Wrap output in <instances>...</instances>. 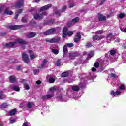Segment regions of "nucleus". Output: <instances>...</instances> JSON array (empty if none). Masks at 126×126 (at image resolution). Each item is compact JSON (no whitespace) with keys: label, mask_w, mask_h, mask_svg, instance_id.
Listing matches in <instances>:
<instances>
[{"label":"nucleus","mask_w":126,"mask_h":126,"mask_svg":"<svg viewBox=\"0 0 126 126\" xmlns=\"http://www.w3.org/2000/svg\"><path fill=\"white\" fill-rule=\"evenodd\" d=\"M125 88H126L125 85L122 84L120 86L118 91H116L115 92H114V91H112L110 92L111 95H112V96H114V97H116V96H120V95H121V93H122V92H120V90H124Z\"/></svg>","instance_id":"obj_1"},{"label":"nucleus","mask_w":126,"mask_h":126,"mask_svg":"<svg viewBox=\"0 0 126 126\" xmlns=\"http://www.w3.org/2000/svg\"><path fill=\"white\" fill-rule=\"evenodd\" d=\"M46 14H47L46 12H40L39 13H35L33 15L34 18V19H40V18H43V17L46 15Z\"/></svg>","instance_id":"obj_2"},{"label":"nucleus","mask_w":126,"mask_h":126,"mask_svg":"<svg viewBox=\"0 0 126 126\" xmlns=\"http://www.w3.org/2000/svg\"><path fill=\"white\" fill-rule=\"evenodd\" d=\"M67 35L70 36H72V35H73V32L71 31H70L67 32V28H64L63 30V38H65Z\"/></svg>","instance_id":"obj_3"},{"label":"nucleus","mask_w":126,"mask_h":126,"mask_svg":"<svg viewBox=\"0 0 126 126\" xmlns=\"http://www.w3.org/2000/svg\"><path fill=\"white\" fill-rule=\"evenodd\" d=\"M60 40H61V38L59 37L52 38L51 39H46V42H48V43H58L60 41Z\"/></svg>","instance_id":"obj_4"},{"label":"nucleus","mask_w":126,"mask_h":126,"mask_svg":"<svg viewBox=\"0 0 126 126\" xmlns=\"http://www.w3.org/2000/svg\"><path fill=\"white\" fill-rule=\"evenodd\" d=\"M22 58L26 63H29V57H28V55L26 53H23Z\"/></svg>","instance_id":"obj_5"},{"label":"nucleus","mask_w":126,"mask_h":126,"mask_svg":"<svg viewBox=\"0 0 126 126\" xmlns=\"http://www.w3.org/2000/svg\"><path fill=\"white\" fill-rule=\"evenodd\" d=\"M28 53L29 54L31 60H34V59H36V58H37V54H34L33 52V50H29L28 51Z\"/></svg>","instance_id":"obj_6"},{"label":"nucleus","mask_w":126,"mask_h":126,"mask_svg":"<svg viewBox=\"0 0 126 126\" xmlns=\"http://www.w3.org/2000/svg\"><path fill=\"white\" fill-rule=\"evenodd\" d=\"M56 31L55 29H50L44 32V35H51V34H54Z\"/></svg>","instance_id":"obj_7"},{"label":"nucleus","mask_w":126,"mask_h":126,"mask_svg":"<svg viewBox=\"0 0 126 126\" xmlns=\"http://www.w3.org/2000/svg\"><path fill=\"white\" fill-rule=\"evenodd\" d=\"M24 3V2L23 0H20L15 4V7H16V8H20V7L23 6Z\"/></svg>","instance_id":"obj_8"},{"label":"nucleus","mask_w":126,"mask_h":126,"mask_svg":"<svg viewBox=\"0 0 126 126\" xmlns=\"http://www.w3.org/2000/svg\"><path fill=\"white\" fill-rule=\"evenodd\" d=\"M80 38H81V35H80V32L77 33L76 36H75V39L74 41L75 43H78L80 41Z\"/></svg>","instance_id":"obj_9"},{"label":"nucleus","mask_w":126,"mask_h":126,"mask_svg":"<svg viewBox=\"0 0 126 126\" xmlns=\"http://www.w3.org/2000/svg\"><path fill=\"white\" fill-rule=\"evenodd\" d=\"M53 97H54L53 94L48 93L46 95L42 96V99H43V100H47V99H51V98H53Z\"/></svg>","instance_id":"obj_10"},{"label":"nucleus","mask_w":126,"mask_h":126,"mask_svg":"<svg viewBox=\"0 0 126 126\" xmlns=\"http://www.w3.org/2000/svg\"><path fill=\"white\" fill-rule=\"evenodd\" d=\"M77 56H78V53L76 52H72L69 54V57L71 60L74 59V58L77 57Z\"/></svg>","instance_id":"obj_11"},{"label":"nucleus","mask_w":126,"mask_h":126,"mask_svg":"<svg viewBox=\"0 0 126 126\" xmlns=\"http://www.w3.org/2000/svg\"><path fill=\"white\" fill-rule=\"evenodd\" d=\"M51 7H52V5L51 4H49L40 8V10L41 11H43V10H48V9H49V8H51Z\"/></svg>","instance_id":"obj_12"},{"label":"nucleus","mask_w":126,"mask_h":126,"mask_svg":"<svg viewBox=\"0 0 126 126\" xmlns=\"http://www.w3.org/2000/svg\"><path fill=\"white\" fill-rule=\"evenodd\" d=\"M16 43H18L19 44H20L21 45H24L25 44H27V42L26 41L23 40L22 39L18 38L16 39Z\"/></svg>","instance_id":"obj_13"},{"label":"nucleus","mask_w":126,"mask_h":126,"mask_svg":"<svg viewBox=\"0 0 126 126\" xmlns=\"http://www.w3.org/2000/svg\"><path fill=\"white\" fill-rule=\"evenodd\" d=\"M22 27V25H13L10 26V29L12 30H16L17 29H20Z\"/></svg>","instance_id":"obj_14"},{"label":"nucleus","mask_w":126,"mask_h":126,"mask_svg":"<svg viewBox=\"0 0 126 126\" xmlns=\"http://www.w3.org/2000/svg\"><path fill=\"white\" fill-rule=\"evenodd\" d=\"M98 20L99 21H104V20H106L107 18L105 16H103L101 14H98Z\"/></svg>","instance_id":"obj_15"},{"label":"nucleus","mask_w":126,"mask_h":126,"mask_svg":"<svg viewBox=\"0 0 126 126\" xmlns=\"http://www.w3.org/2000/svg\"><path fill=\"white\" fill-rule=\"evenodd\" d=\"M4 14H7L8 15H11L13 14V12L12 11H9L8 9L6 8L3 12Z\"/></svg>","instance_id":"obj_16"},{"label":"nucleus","mask_w":126,"mask_h":126,"mask_svg":"<svg viewBox=\"0 0 126 126\" xmlns=\"http://www.w3.org/2000/svg\"><path fill=\"white\" fill-rule=\"evenodd\" d=\"M36 33L35 32H30L27 35L28 38H34L36 36Z\"/></svg>","instance_id":"obj_17"},{"label":"nucleus","mask_w":126,"mask_h":126,"mask_svg":"<svg viewBox=\"0 0 126 126\" xmlns=\"http://www.w3.org/2000/svg\"><path fill=\"white\" fill-rule=\"evenodd\" d=\"M15 44H16V42L14 41V42H12L10 43H7L5 44V45L6 46V47H8L9 48H11L13 47V46H14Z\"/></svg>","instance_id":"obj_18"},{"label":"nucleus","mask_w":126,"mask_h":126,"mask_svg":"<svg viewBox=\"0 0 126 126\" xmlns=\"http://www.w3.org/2000/svg\"><path fill=\"white\" fill-rule=\"evenodd\" d=\"M10 88L13 89V90H15V91H19V90H20L19 87L17 86L10 85Z\"/></svg>","instance_id":"obj_19"},{"label":"nucleus","mask_w":126,"mask_h":126,"mask_svg":"<svg viewBox=\"0 0 126 126\" xmlns=\"http://www.w3.org/2000/svg\"><path fill=\"white\" fill-rule=\"evenodd\" d=\"M46 64H47V60L44 59V60L42 61V63L41 65L39 66V68H44V67H45V65H46Z\"/></svg>","instance_id":"obj_20"},{"label":"nucleus","mask_w":126,"mask_h":126,"mask_svg":"<svg viewBox=\"0 0 126 126\" xmlns=\"http://www.w3.org/2000/svg\"><path fill=\"white\" fill-rule=\"evenodd\" d=\"M93 40H101V39H103V36H99V35H95L94 37H93Z\"/></svg>","instance_id":"obj_21"},{"label":"nucleus","mask_w":126,"mask_h":126,"mask_svg":"<svg viewBox=\"0 0 126 126\" xmlns=\"http://www.w3.org/2000/svg\"><path fill=\"white\" fill-rule=\"evenodd\" d=\"M84 55H88V57L91 58L92 57H93L94 55V51H91L89 53H87V52H85Z\"/></svg>","instance_id":"obj_22"},{"label":"nucleus","mask_w":126,"mask_h":126,"mask_svg":"<svg viewBox=\"0 0 126 126\" xmlns=\"http://www.w3.org/2000/svg\"><path fill=\"white\" fill-rule=\"evenodd\" d=\"M6 96L5 95L3 94V91H0V100H2V99H4Z\"/></svg>","instance_id":"obj_23"},{"label":"nucleus","mask_w":126,"mask_h":126,"mask_svg":"<svg viewBox=\"0 0 126 126\" xmlns=\"http://www.w3.org/2000/svg\"><path fill=\"white\" fill-rule=\"evenodd\" d=\"M16 113V109H14L9 112V116H13Z\"/></svg>","instance_id":"obj_24"},{"label":"nucleus","mask_w":126,"mask_h":126,"mask_svg":"<svg viewBox=\"0 0 126 126\" xmlns=\"http://www.w3.org/2000/svg\"><path fill=\"white\" fill-rule=\"evenodd\" d=\"M21 12H22V9H21L18 10L16 12L15 16V19H17L18 16L19 15V14L21 13Z\"/></svg>","instance_id":"obj_25"},{"label":"nucleus","mask_w":126,"mask_h":126,"mask_svg":"<svg viewBox=\"0 0 126 126\" xmlns=\"http://www.w3.org/2000/svg\"><path fill=\"white\" fill-rule=\"evenodd\" d=\"M9 80L12 83H13V82H15V77L14 76H10L9 77Z\"/></svg>","instance_id":"obj_26"},{"label":"nucleus","mask_w":126,"mask_h":126,"mask_svg":"<svg viewBox=\"0 0 126 126\" xmlns=\"http://www.w3.org/2000/svg\"><path fill=\"white\" fill-rule=\"evenodd\" d=\"M126 14L124 13H121L119 14H118V16L119 18H120V19H123V18H124L125 16H126Z\"/></svg>","instance_id":"obj_27"},{"label":"nucleus","mask_w":126,"mask_h":126,"mask_svg":"<svg viewBox=\"0 0 126 126\" xmlns=\"http://www.w3.org/2000/svg\"><path fill=\"white\" fill-rule=\"evenodd\" d=\"M72 90H73V91H78L79 90V87L78 86H73L72 87Z\"/></svg>","instance_id":"obj_28"},{"label":"nucleus","mask_w":126,"mask_h":126,"mask_svg":"<svg viewBox=\"0 0 126 126\" xmlns=\"http://www.w3.org/2000/svg\"><path fill=\"white\" fill-rule=\"evenodd\" d=\"M68 76V72H63L61 74V77H66Z\"/></svg>","instance_id":"obj_29"},{"label":"nucleus","mask_w":126,"mask_h":126,"mask_svg":"<svg viewBox=\"0 0 126 126\" xmlns=\"http://www.w3.org/2000/svg\"><path fill=\"white\" fill-rule=\"evenodd\" d=\"M61 64L62 62H61V60H58L56 61L55 65H56L57 66H60V65H61Z\"/></svg>","instance_id":"obj_30"},{"label":"nucleus","mask_w":126,"mask_h":126,"mask_svg":"<svg viewBox=\"0 0 126 126\" xmlns=\"http://www.w3.org/2000/svg\"><path fill=\"white\" fill-rule=\"evenodd\" d=\"M54 91H55V88H51L49 89V91H48V93L49 94H53V93H54Z\"/></svg>","instance_id":"obj_31"},{"label":"nucleus","mask_w":126,"mask_h":126,"mask_svg":"<svg viewBox=\"0 0 126 126\" xmlns=\"http://www.w3.org/2000/svg\"><path fill=\"white\" fill-rule=\"evenodd\" d=\"M1 108H4V109L6 108H8L9 107V105L7 104V103H3L1 105Z\"/></svg>","instance_id":"obj_32"},{"label":"nucleus","mask_w":126,"mask_h":126,"mask_svg":"<svg viewBox=\"0 0 126 126\" xmlns=\"http://www.w3.org/2000/svg\"><path fill=\"white\" fill-rule=\"evenodd\" d=\"M63 52L64 54H66V53H67V47L65 45L63 47Z\"/></svg>","instance_id":"obj_33"},{"label":"nucleus","mask_w":126,"mask_h":126,"mask_svg":"<svg viewBox=\"0 0 126 126\" xmlns=\"http://www.w3.org/2000/svg\"><path fill=\"white\" fill-rule=\"evenodd\" d=\"M24 87L25 88V89H26V90H29L30 89V87H29V85H28V84L25 83L24 84Z\"/></svg>","instance_id":"obj_34"},{"label":"nucleus","mask_w":126,"mask_h":126,"mask_svg":"<svg viewBox=\"0 0 126 126\" xmlns=\"http://www.w3.org/2000/svg\"><path fill=\"white\" fill-rule=\"evenodd\" d=\"M33 106V104H32V103L31 102H29L27 105V108H28L29 109H31V108H32V106Z\"/></svg>","instance_id":"obj_35"},{"label":"nucleus","mask_w":126,"mask_h":126,"mask_svg":"<svg viewBox=\"0 0 126 126\" xmlns=\"http://www.w3.org/2000/svg\"><path fill=\"white\" fill-rule=\"evenodd\" d=\"M49 81L50 83H54L55 82V78L50 77L49 78Z\"/></svg>","instance_id":"obj_36"},{"label":"nucleus","mask_w":126,"mask_h":126,"mask_svg":"<svg viewBox=\"0 0 126 126\" xmlns=\"http://www.w3.org/2000/svg\"><path fill=\"white\" fill-rule=\"evenodd\" d=\"M101 34H103V31H98L95 32V35H101Z\"/></svg>","instance_id":"obj_37"},{"label":"nucleus","mask_w":126,"mask_h":126,"mask_svg":"<svg viewBox=\"0 0 126 126\" xmlns=\"http://www.w3.org/2000/svg\"><path fill=\"white\" fill-rule=\"evenodd\" d=\"M78 21H79V18L78 17H76L72 20V22L75 23V22H78Z\"/></svg>","instance_id":"obj_38"},{"label":"nucleus","mask_w":126,"mask_h":126,"mask_svg":"<svg viewBox=\"0 0 126 126\" xmlns=\"http://www.w3.org/2000/svg\"><path fill=\"white\" fill-rule=\"evenodd\" d=\"M4 5H2L0 6V13L3 11V9H4Z\"/></svg>","instance_id":"obj_39"},{"label":"nucleus","mask_w":126,"mask_h":126,"mask_svg":"<svg viewBox=\"0 0 126 126\" xmlns=\"http://www.w3.org/2000/svg\"><path fill=\"white\" fill-rule=\"evenodd\" d=\"M52 52L55 55H58L59 54V50L58 49H53Z\"/></svg>","instance_id":"obj_40"},{"label":"nucleus","mask_w":126,"mask_h":126,"mask_svg":"<svg viewBox=\"0 0 126 126\" xmlns=\"http://www.w3.org/2000/svg\"><path fill=\"white\" fill-rule=\"evenodd\" d=\"M110 55H111V56H114V55H115V54H116V50H110Z\"/></svg>","instance_id":"obj_41"},{"label":"nucleus","mask_w":126,"mask_h":126,"mask_svg":"<svg viewBox=\"0 0 126 126\" xmlns=\"http://www.w3.org/2000/svg\"><path fill=\"white\" fill-rule=\"evenodd\" d=\"M65 45L66 47H69V48H72V47H73V44L72 43H67Z\"/></svg>","instance_id":"obj_42"},{"label":"nucleus","mask_w":126,"mask_h":126,"mask_svg":"<svg viewBox=\"0 0 126 126\" xmlns=\"http://www.w3.org/2000/svg\"><path fill=\"white\" fill-rule=\"evenodd\" d=\"M23 126H31V125H30V123H28V122H26L23 124Z\"/></svg>","instance_id":"obj_43"},{"label":"nucleus","mask_w":126,"mask_h":126,"mask_svg":"<svg viewBox=\"0 0 126 126\" xmlns=\"http://www.w3.org/2000/svg\"><path fill=\"white\" fill-rule=\"evenodd\" d=\"M39 69H34L33 70V73L34 74H35V75H37V74H38V73L39 72Z\"/></svg>","instance_id":"obj_44"},{"label":"nucleus","mask_w":126,"mask_h":126,"mask_svg":"<svg viewBox=\"0 0 126 126\" xmlns=\"http://www.w3.org/2000/svg\"><path fill=\"white\" fill-rule=\"evenodd\" d=\"M110 76L112 78H116L117 75L115 74L111 73Z\"/></svg>","instance_id":"obj_45"},{"label":"nucleus","mask_w":126,"mask_h":126,"mask_svg":"<svg viewBox=\"0 0 126 126\" xmlns=\"http://www.w3.org/2000/svg\"><path fill=\"white\" fill-rule=\"evenodd\" d=\"M94 66L97 68V67H99V65H100V64H99V63L96 62L94 64Z\"/></svg>","instance_id":"obj_46"},{"label":"nucleus","mask_w":126,"mask_h":126,"mask_svg":"<svg viewBox=\"0 0 126 126\" xmlns=\"http://www.w3.org/2000/svg\"><path fill=\"white\" fill-rule=\"evenodd\" d=\"M92 46V45L91 44V43H90V42H88L87 44V45H86L87 48H89V47H91Z\"/></svg>","instance_id":"obj_47"},{"label":"nucleus","mask_w":126,"mask_h":126,"mask_svg":"<svg viewBox=\"0 0 126 126\" xmlns=\"http://www.w3.org/2000/svg\"><path fill=\"white\" fill-rule=\"evenodd\" d=\"M126 41H125V43H123L122 45V49H126Z\"/></svg>","instance_id":"obj_48"},{"label":"nucleus","mask_w":126,"mask_h":126,"mask_svg":"<svg viewBox=\"0 0 126 126\" xmlns=\"http://www.w3.org/2000/svg\"><path fill=\"white\" fill-rule=\"evenodd\" d=\"M66 7H63L62 8V12H64V11H65V9H66Z\"/></svg>","instance_id":"obj_49"},{"label":"nucleus","mask_w":126,"mask_h":126,"mask_svg":"<svg viewBox=\"0 0 126 126\" xmlns=\"http://www.w3.org/2000/svg\"><path fill=\"white\" fill-rule=\"evenodd\" d=\"M9 123L10 124H13V123H15V119L10 120Z\"/></svg>","instance_id":"obj_50"},{"label":"nucleus","mask_w":126,"mask_h":126,"mask_svg":"<svg viewBox=\"0 0 126 126\" xmlns=\"http://www.w3.org/2000/svg\"><path fill=\"white\" fill-rule=\"evenodd\" d=\"M79 87H81V88H84V85H83L82 84H80L79 85Z\"/></svg>","instance_id":"obj_51"},{"label":"nucleus","mask_w":126,"mask_h":126,"mask_svg":"<svg viewBox=\"0 0 126 126\" xmlns=\"http://www.w3.org/2000/svg\"><path fill=\"white\" fill-rule=\"evenodd\" d=\"M120 41L121 39H120V38H118L116 40H115V42H116L117 43H120Z\"/></svg>","instance_id":"obj_52"},{"label":"nucleus","mask_w":126,"mask_h":126,"mask_svg":"<svg viewBox=\"0 0 126 126\" xmlns=\"http://www.w3.org/2000/svg\"><path fill=\"white\" fill-rule=\"evenodd\" d=\"M60 12H61L60 11L58 10L56 12V14H57V15H60Z\"/></svg>","instance_id":"obj_53"},{"label":"nucleus","mask_w":126,"mask_h":126,"mask_svg":"<svg viewBox=\"0 0 126 126\" xmlns=\"http://www.w3.org/2000/svg\"><path fill=\"white\" fill-rule=\"evenodd\" d=\"M110 37H112V34H111V33L108 35L107 40H109Z\"/></svg>","instance_id":"obj_54"},{"label":"nucleus","mask_w":126,"mask_h":126,"mask_svg":"<svg viewBox=\"0 0 126 126\" xmlns=\"http://www.w3.org/2000/svg\"><path fill=\"white\" fill-rule=\"evenodd\" d=\"M92 71H93V72H95L96 71V68L93 67L92 68Z\"/></svg>","instance_id":"obj_55"},{"label":"nucleus","mask_w":126,"mask_h":126,"mask_svg":"<svg viewBox=\"0 0 126 126\" xmlns=\"http://www.w3.org/2000/svg\"><path fill=\"white\" fill-rule=\"evenodd\" d=\"M36 83L37 84H41V81L38 80V81H37L36 82Z\"/></svg>","instance_id":"obj_56"},{"label":"nucleus","mask_w":126,"mask_h":126,"mask_svg":"<svg viewBox=\"0 0 126 126\" xmlns=\"http://www.w3.org/2000/svg\"><path fill=\"white\" fill-rule=\"evenodd\" d=\"M22 22H26V20L23 18L22 19Z\"/></svg>","instance_id":"obj_57"},{"label":"nucleus","mask_w":126,"mask_h":126,"mask_svg":"<svg viewBox=\"0 0 126 126\" xmlns=\"http://www.w3.org/2000/svg\"><path fill=\"white\" fill-rule=\"evenodd\" d=\"M68 82H69V83H70L71 82H73V80L70 79V80H69Z\"/></svg>","instance_id":"obj_58"},{"label":"nucleus","mask_w":126,"mask_h":126,"mask_svg":"<svg viewBox=\"0 0 126 126\" xmlns=\"http://www.w3.org/2000/svg\"><path fill=\"white\" fill-rule=\"evenodd\" d=\"M74 6V5H71L69 6V7H70V8H71V7H73Z\"/></svg>","instance_id":"obj_59"},{"label":"nucleus","mask_w":126,"mask_h":126,"mask_svg":"<svg viewBox=\"0 0 126 126\" xmlns=\"http://www.w3.org/2000/svg\"><path fill=\"white\" fill-rule=\"evenodd\" d=\"M106 0H98V1H101V2H103V1H105Z\"/></svg>","instance_id":"obj_60"},{"label":"nucleus","mask_w":126,"mask_h":126,"mask_svg":"<svg viewBox=\"0 0 126 126\" xmlns=\"http://www.w3.org/2000/svg\"><path fill=\"white\" fill-rule=\"evenodd\" d=\"M26 80H22L21 81V82H26Z\"/></svg>","instance_id":"obj_61"},{"label":"nucleus","mask_w":126,"mask_h":126,"mask_svg":"<svg viewBox=\"0 0 126 126\" xmlns=\"http://www.w3.org/2000/svg\"><path fill=\"white\" fill-rule=\"evenodd\" d=\"M40 0H35V2H38Z\"/></svg>","instance_id":"obj_62"},{"label":"nucleus","mask_w":126,"mask_h":126,"mask_svg":"<svg viewBox=\"0 0 126 126\" xmlns=\"http://www.w3.org/2000/svg\"><path fill=\"white\" fill-rule=\"evenodd\" d=\"M17 69L19 70V69H20V66H18V68H17Z\"/></svg>","instance_id":"obj_63"},{"label":"nucleus","mask_w":126,"mask_h":126,"mask_svg":"<svg viewBox=\"0 0 126 126\" xmlns=\"http://www.w3.org/2000/svg\"><path fill=\"white\" fill-rule=\"evenodd\" d=\"M67 26H69V25L68 24Z\"/></svg>","instance_id":"obj_64"}]
</instances>
